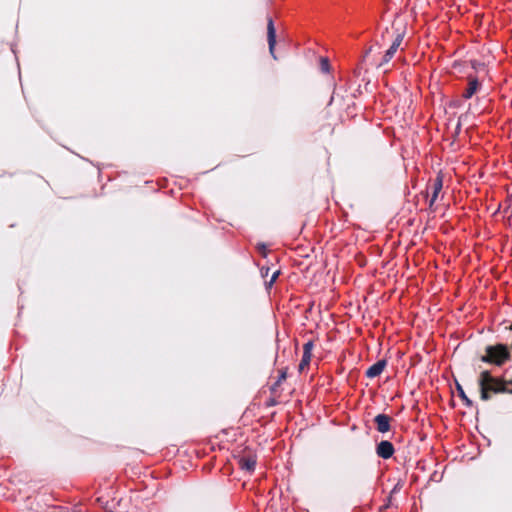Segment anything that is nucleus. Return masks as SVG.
I'll return each instance as SVG.
<instances>
[{"mask_svg":"<svg viewBox=\"0 0 512 512\" xmlns=\"http://www.w3.org/2000/svg\"><path fill=\"white\" fill-rule=\"evenodd\" d=\"M260 272H261V276L263 278H266L268 276L269 272H270V268L269 267H262Z\"/></svg>","mask_w":512,"mask_h":512,"instance_id":"nucleus-16","label":"nucleus"},{"mask_svg":"<svg viewBox=\"0 0 512 512\" xmlns=\"http://www.w3.org/2000/svg\"><path fill=\"white\" fill-rule=\"evenodd\" d=\"M510 357L509 350L507 346L503 344H498L494 346L486 347V354L482 356L481 360L483 362L493 363L495 365H502L506 360Z\"/></svg>","mask_w":512,"mask_h":512,"instance_id":"nucleus-2","label":"nucleus"},{"mask_svg":"<svg viewBox=\"0 0 512 512\" xmlns=\"http://www.w3.org/2000/svg\"><path fill=\"white\" fill-rule=\"evenodd\" d=\"M267 40L270 54L274 59H277L274 53L276 45V30L272 18H269L267 22Z\"/></svg>","mask_w":512,"mask_h":512,"instance_id":"nucleus-4","label":"nucleus"},{"mask_svg":"<svg viewBox=\"0 0 512 512\" xmlns=\"http://www.w3.org/2000/svg\"><path fill=\"white\" fill-rule=\"evenodd\" d=\"M313 347H314L313 342L308 341L307 343L304 344L303 351L312 353Z\"/></svg>","mask_w":512,"mask_h":512,"instance_id":"nucleus-15","label":"nucleus"},{"mask_svg":"<svg viewBox=\"0 0 512 512\" xmlns=\"http://www.w3.org/2000/svg\"><path fill=\"white\" fill-rule=\"evenodd\" d=\"M386 361L385 360H379L376 363H374L372 366H370L366 371V376L368 378H375L379 376L384 368L386 367Z\"/></svg>","mask_w":512,"mask_h":512,"instance_id":"nucleus-8","label":"nucleus"},{"mask_svg":"<svg viewBox=\"0 0 512 512\" xmlns=\"http://www.w3.org/2000/svg\"><path fill=\"white\" fill-rule=\"evenodd\" d=\"M320 69L322 72L327 73L330 70V64L327 58H321Z\"/></svg>","mask_w":512,"mask_h":512,"instance_id":"nucleus-14","label":"nucleus"},{"mask_svg":"<svg viewBox=\"0 0 512 512\" xmlns=\"http://www.w3.org/2000/svg\"><path fill=\"white\" fill-rule=\"evenodd\" d=\"M468 79H469L468 86L462 94V97L464 99H470L477 92V90L479 89V86H480L477 78L469 77Z\"/></svg>","mask_w":512,"mask_h":512,"instance_id":"nucleus-9","label":"nucleus"},{"mask_svg":"<svg viewBox=\"0 0 512 512\" xmlns=\"http://www.w3.org/2000/svg\"><path fill=\"white\" fill-rule=\"evenodd\" d=\"M457 390H458L459 396L465 402V404L467 406H471L472 405V401L466 396L463 388L459 384L457 385Z\"/></svg>","mask_w":512,"mask_h":512,"instance_id":"nucleus-12","label":"nucleus"},{"mask_svg":"<svg viewBox=\"0 0 512 512\" xmlns=\"http://www.w3.org/2000/svg\"><path fill=\"white\" fill-rule=\"evenodd\" d=\"M258 250L263 256H266V246L264 244L259 245Z\"/></svg>","mask_w":512,"mask_h":512,"instance_id":"nucleus-17","label":"nucleus"},{"mask_svg":"<svg viewBox=\"0 0 512 512\" xmlns=\"http://www.w3.org/2000/svg\"><path fill=\"white\" fill-rule=\"evenodd\" d=\"M394 492H397V486H395L394 489L392 490V493Z\"/></svg>","mask_w":512,"mask_h":512,"instance_id":"nucleus-18","label":"nucleus"},{"mask_svg":"<svg viewBox=\"0 0 512 512\" xmlns=\"http://www.w3.org/2000/svg\"><path fill=\"white\" fill-rule=\"evenodd\" d=\"M312 353L303 351L302 359L299 363V371H303L310 363Z\"/></svg>","mask_w":512,"mask_h":512,"instance_id":"nucleus-11","label":"nucleus"},{"mask_svg":"<svg viewBox=\"0 0 512 512\" xmlns=\"http://www.w3.org/2000/svg\"><path fill=\"white\" fill-rule=\"evenodd\" d=\"M238 464H239V467L242 470L251 473V472H253L255 470L256 458H255V456H250V455L249 456H243V457L239 458Z\"/></svg>","mask_w":512,"mask_h":512,"instance_id":"nucleus-7","label":"nucleus"},{"mask_svg":"<svg viewBox=\"0 0 512 512\" xmlns=\"http://www.w3.org/2000/svg\"><path fill=\"white\" fill-rule=\"evenodd\" d=\"M394 446L390 441L383 440L376 447V453L380 458L389 459L394 454Z\"/></svg>","mask_w":512,"mask_h":512,"instance_id":"nucleus-5","label":"nucleus"},{"mask_svg":"<svg viewBox=\"0 0 512 512\" xmlns=\"http://www.w3.org/2000/svg\"><path fill=\"white\" fill-rule=\"evenodd\" d=\"M374 422L376 424V429L378 432L380 433H386L390 430V422H391V417L386 415V414H378L375 418H374Z\"/></svg>","mask_w":512,"mask_h":512,"instance_id":"nucleus-6","label":"nucleus"},{"mask_svg":"<svg viewBox=\"0 0 512 512\" xmlns=\"http://www.w3.org/2000/svg\"><path fill=\"white\" fill-rule=\"evenodd\" d=\"M442 187H443L442 176L438 175L434 179L433 183L431 184L432 195L430 198V206H432L434 204V202L437 200L438 195H439L440 191L442 190Z\"/></svg>","mask_w":512,"mask_h":512,"instance_id":"nucleus-10","label":"nucleus"},{"mask_svg":"<svg viewBox=\"0 0 512 512\" xmlns=\"http://www.w3.org/2000/svg\"><path fill=\"white\" fill-rule=\"evenodd\" d=\"M280 378L284 379L285 378V374L283 373L282 375H280Z\"/></svg>","mask_w":512,"mask_h":512,"instance_id":"nucleus-19","label":"nucleus"},{"mask_svg":"<svg viewBox=\"0 0 512 512\" xmlns=\"http://www.w3.org/2000/svg\"><path fill=\"white\" fill-rule=\"evenodd\" d=\"M403 39H404V33L403 32H398L396 34V37L394 38L392 44L390 45V47L384 53L381 61L380 62H375L374 65L377 68H380V67L384 66L385 64H387L394 57V55L397 52L399 46L401 45Z\"/></svg>","mask_w":512,"mask_h":512,"instance_id":"nucleus-3","label":"nucleus"},{"mask_svg":"<svg viewBox=\"0 0 512 512\" xmlns=\"http://www.w3.org/2000/svg\"><path fill=\"white\" fill-rule=\"evenodd\" d=\"M279 275H280V271L279 270H276V271H274L272 273V276H271L270 280L265 282V286H266L267 289H270L273 286V284L275 283V281H276V279L278 278Z\"/></svg>","mask_w":512,"mask_h":512,"instance_id":"nucleus-13","label":"nucleus"},{"mask_svg":"<svg viewBox=\"0 0 512 512\" xmlns=\"http://www.w3.org/2000/svg\"><path fill=\"white\" fill-rule=\"evenodd\" d=\"M478 382L481 391V399L484 401L490 399V392L512 394V380L494 377L489 371H482Z\"/></svg>","mask_w":512,"mask_h":512,"instance_id":"nucleus-1","label":"nucleus"}]
</instances>
